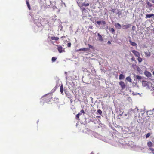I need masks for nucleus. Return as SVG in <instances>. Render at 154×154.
Masks as SVG:
<instances>
[{"label":"nucleus","mask_w":154,"mask_h":154,"mask_svg":"<svg viewBox=\"0 0 154 154\" xmlns=\"http://www.w3.org/2000/svg\"><path fill=\"white\" fill-rule=\"evenodd\" d=\"M129 42L131 45L134 46H137V44L135 42H133L131 40L129 41Z\"/></svg>","instance_id":"a211bd4d"},{"label":"nucleus","mask_w":154,"mask_h":154,"mask_svg":"<svg viewBox=\"0 0 154 154\" xmlns=\"http://www.w3.org/2000/svg\"><path fill=\"white\" fill-rule=\"evenodd\" d=\"M60 90L61 93H62L63 91V85H61L60 87Z\"/></svg>","instance_id":"412c9836"},{"label":"nucleus","mask_w":154,"mask_h":154,"mask_svg":"<svg viewBox=\"0 0 154 154\" xmlns=\"http://www.w3.org/2000/svg\"><path fill=\"white\" fill-rule=\"evenodd\" d=\"M57 50L59 53H61L63 52H64V51L63 50V48L61 46H58L57 48Z\"/></svg>","instance_id":"1a4fd4ad"},{"label":"nucleus","mask_w":154,"mask_h":154,"mask_svg":"<svg viewBox=\"0 0 154 154\" xmlns=\"http://www.w3.org/2000/svg\"><path fill=\"white\" fill-rule=\"evenodd\" d=\"M132 113L133 112H131L129 111L128 113V114L129 115L128 116H131L132 114Z\"/></svg>","instance_id":"c9c22d12"},{"label":"nucleus","mask_w":154,"mask_h":154,"mask_svg":"<svg viewBox=\"0 0 154 154\" xmlns=\"http://www.w3.org/2000/svg\"><path fill=\"white\" fill-rule=\"evenodd\" d=\"M147 5L149 7H151L152 6V4L149 2H148L147 3Z\"/></svg>","instance_id":"bb28decb"},{"label":"nucleus","mask_w":154,"mask_h":154,"mask_svg":"<svg viewBox=\"0 0 154 154\" xmlns=\"http://www.w3.org/2000/svg\"><path fill=\"white\" fill-rule=\"evenodd\" d=\"M88 134L90 135L91 137H95L96 133L95 132H94L92 131H89Z\"/></svg>","instance_id":"39448f33"},{"label":"nucleus","mask_w":154,"mask_h":154,"mask_svg":"<svg viewBox=\"0 0 154 154\" xmlns=\"http://www.w3.org/2000/svg\"><path fill=\"white\" fill-rule=\"evenodd\" d=\"M138 57V58L137 60H138V62L140 63L142 61V58H141V57Z\"/></svg>","instance_id":"c756f323"},{"label":"nucleus","mask_w":154,"mask_h":154,"mask_svg":"<svg viewBox=\"0 0 154 154\" xmlns=\"http://www.w3.org/2000/svg\"><path fill=\"white\" fill-rule=\"evenodd\" d=\"M97 112L99 114L101 115L102 114V112L100 109H98L97 110Z\"/></svg>","instance_id":"72a5a7b5"},{"label":"nucleus","mask_w":154,"mask_h":154,"mask_svg":"<svg viewBox=\"0 0 154 154\" xmlns=\"http://www.w3.org/2000/svg\"><path fill=\"white\" fill-rule=\"evenodd\" d=\"M148 85V82L146 81H142V85L143 87H145Z\"/></svg>","instance_id":"4468645a"},{"label":"nucleus","mask_w":154,"mask_h":154,"mask_svg":"<svg viewBox=\"0 0 154 154\" xmlns=\"http://www.w3.org/2000/svg\"><path fill=\"white\" fill-rule=\"evenodd\" d=\"M80 112L81 113H81V114L82 113H85V112H84V110H83V109H82L81 111H80Z\"/></svg>","instance_id":"ea45409f"},{"label":"nucleus","mask_w":154,"mask_h":154,"mask_svg":"<svg viewBox=\"0 0 154 154\" xmlns=\"http://www.w3.org/2000/svg\"><path fill=\"white\" fill-rule=\"evenodd\" d=\"M153 74L154 75V71L153 72Z\"/></svg>","instance_id":"de8ad7c7"},{"label":"nucleus","mask_w":154,"mask_h":154,"mask_svg":"<svg viewBox=\"0 0 154 154\" xmlns=\"http://www.w3.org/2000/svg\"><path fill=\"white\" fill-rule=\"evenodd\" d=\"M136 78L139 80H140L141 79V77L139 75H136Z\"/></svg>","instance_id":"c85d7f7f"},{"label":"nucleus","mask_w":154,"mask_h":154,"mask_svg":"<svg viewBox=\"0 0 154 154\" xmlns=\"http://www.w3.org/2000/svg\"><path fill=\"white\" fill-rule=\"evenodd\" d=\"M134 110H133L132 108H131L129 109V111L130 112H133L134 111Z\"/></svg>","instance_id":"e433bc0d"},{"label":"nucleus","mask_w":154,"mask_h":154,"mask_svg":"<svg viewBox=\"0 0 154 154\" xmlns=\"http://www.w3.org/2000/svg\"><path fill=\"white\" fill-rule=\"evenodd\" d=\"M131 26V24H128L127 25H123L122 27L123 29H126L130 28Z\"/></svg>","instance_id":"9d476101"},{"label":"nucleus","mask_w":154,"mask_h":154,"mask_svg":"<svg viewBox=\"0 0 154 154\" xmlns=\"http://www.w3.org/2000/svg\"><path fill=\"white\" fill-rule=\"evenodd\" d=\"M56 59L57 58L56 57H53L52 58V61L53 62H54L56 61Z\"/></svg>","instance_id":"2f4dec72"},{"label":"nucleus","mask_w":154,"mask_h":154,"mask_svg":"<svg viewBox=\"0 0 154 154\" xmlns=\"http://www.w3.org/2000/svg\"><path fill=\"white\" fill-rule=\"evenodd\" d=\"M107 44H111V42H110V41H108V42H107Z\"/></svg>","instance_id":"79ce46f5"},{"label":"nucleus","mask_w":154,"mask_h":154,"mask_svg":"<svg viewBox=\"0 0 154 154\" xmlns=\"http://www.w3.org/2000/svg\"><path fill=\"white\" fill-rule=\"evenodd\" d=\"M112 11L113 13H117V10H116V9H112Z\"/></svg>","instance_id":"473e14b6"},{"label":"nucleus","mask_w":154,"mask_h":154,"mask_svg":"<svg viewBox=\"0 0 154 154\" xmlns=\"http://www.w3.org/2000/svg\"><path fill=\"white\" fill-rule=\"evenodd\" d=\"M109 31L112 32V33H113L115 32V30L113 28H111L109 29Z\"/></svg>","instance_id":"7c9ffc66"},{"label":"nucleus","mask_w":154,"mask_h":154,"mask_svg":"<svg viewBox=\"0 0 154 154\" xmlns=\"http://www.w3.org/2000/svg\"><path fill=\"white\" fill-rule=\"evenodd\" d=\"M137 111H138V109H137Z\"/></svg>","instance_id":"09e8293b"},{"label":"nucleus","mask_w":154,"mask_h":154,"mask_svg":"<svg viewBox=\"0 0 154 154\" xmlns=\"http://www.w3.org/2000/svg\"><path fill=\"white\" fill-rule=\"evenodd\" d=\"M134 59H135V58L134 57H133V58H131V60L133 61L134 60Z\"/></svg>","instance_id":"37998d69"},{"label":"nucleus","mask_w":154,"mask_h":154,"mask_svg":"<svg viewBox=\"0 0 154 154\" xmlns=\"http://www.w3.org/2000/svg\"><path fill=\"white\" fill-rule=\"evenodd\" d=\"M152 143L151 141H149L147 142V145L149 147H150L152 146Z\"/></svg>","instance_id":"6ab92c4d"},{"label":"nucleus","mask_w":154,"mask_h":154,"mask_svg":"<svg viewBox=\"0 0 154 154\" xmlns=\"http://www.w3.org/2000/svg\"><path fill=\"white\" fill-rule=\"evenodd\" d=\"M98 36V40L101 42H103V39L102 38V36L99 33L97 34Z\"/></svg>","instance_id":"9b49d317"},{"label":"nucleus","mask_w":154,"mask_h":154,"mask_svg":"<svg viewBox=\"0 0 154 154\" xmlns=\"http://www.w3.org/2000/svg\"><path fill=\"white\" fill-rule=\"evenodd\" d=\"M149 150H151L152 151V152L154 154V149L153 148H150Z\"/></svg>","instance_id":"f704fd0d"},{"label":"nucleus","mask_w":154,"mask_h":154,"mask_svg":"<svg viewBox=\"0 0 154 154\" xmlns=\"http://www.w3.org/2000/svg\"><path fill=\"white\" fill-rule=\"evenodd\" d=\"M135 67L134 69L136 68L137 69V71L139 72L140 74H141V69L137 66L136 65H135L134 66Z\"/></svg>","instance_id":"f8f14e48"},{"label":"nucleus","mask_w":154,"mask_h":154,"mask_svg":"<svg viewBox=\"0 0 154 154\" xmlns=\"http://www.w3.org/2000/svg\"><path fill=\"white\" fill-rule=\"evenodd\" d=\"M81 115V113H79L78 114L76 115V119H77L78 120H79V117Z\"/></svg>","instance_id":"a878e982"},{"label":"nucleus","mask_w":154,"mask_h":154,"mask_svg":"<svg viewBox=\"0 0 154 154\" xmlns=\"http://www.w3.org/2000/svg\"><path fill=\"white\" fill-rule=\"evenodd\" d=\"M51 38L52 40L57 41L59 39V38L57 37L52 36L51 37Z\"/></svg>","instance_id":"2eb2a0df"},{"label":"nucleus","mask_w":154,"mask_h":154,"mask_svg":"<svg viewBox=\"0 0 154 154\" xmlns=\"http://www.w3.org/2000/svg\"><path fill=\"white\" fill-rule=\"evenodd\" d=\"M84 0H77V2L79 7L81 8H82V5Z\"/></svg>","instance_id":"20e7f679"},{"label":"nucleus","mask_w":154,"mask_h":154,"mask_svg":"<svg viewBox=\"0 0 154 154\" xmlns=\"http://www.w3.org/2000/svg\"><path fill=\"white\" fill-rule=\"evenodd\" d=\"M154 17V14H147L145 18L147 19V18H150L151 17Z\"/></svg>","instance_id":"ddd939ff"},{"label":"nucleus","mask_w":154,"mask_h":154,"mask_svg":"<svg viewBox=\"0 0 154 154\" xmlns=\"http://www.w3.org/2000/svg\"><path fill=\"white\" fill-rule=\"evenodd\" d=\"M135 28H136L135 26H133L132 27V29L133 30H135Z\"/></svg>","instance_id":"a19ab883"},{"label":"nucleus","mask_w":154,"mask_h":154,"mask_svg":"<svg viewBox=\"0 0 154 154\" xmlns=\"http://www.w3.org/2000/svg\"><path fill=\"white\" fill-rule=\"evenodd\" d=\"M145 54L146 56L149 57L150 56L151 54L150 52H145Z\"/></svg>","instance_id":"b1692460"},{"label":"nucleus","mask_w":154,"mask_h":154,"mask_svg":"<svg viewBox=\"0 0 154 154\" xmlns=\"http://www.w3.org/2000/svg\"><path fill=\"white\" fill-rule=\"evenodd\" d=\"M89 50V48H81L79 49L78 50L79 51H87Z\"/></svg>","instance_id":"f3484780"},{"label":"nucleus","mask_w":154,"mask_h":154,"mask_svg":"<svg viewBox=\"0 0 154 154\" xmlns=\"http://www.w3.org/2000/svg\"><path fill=\"white\" fill-rule=\"evenodd\" d=\"M144 74L147 77H151L152 76V74L151 73L146 71H145Z\"/></svg>","instance_id":"6e6552de"},{"label":"nucleus","mask_w":154,"mask_h":154,"mask_svg":"<svg viewBox=\"0 0 154 154\" xmlns=\"http://www.w3.org/2000/svg\"><path fill=\"white\" fill-rule=\"evenodd\" d=\"M153 110H154V109H153Z\"/></svg>","instance_id":"3c124183"},{"label":"nucleus","mask_w":154,"mask_h":154,"mask_svg":"<svg viewBox=\"0 0 154 154\" xmlns=\"http://www.w3.org/2000/svg\"><path fill=\"white\" fill-rule=\"evenodd\" d=\"M97 24L99 25L100 29H104L105 26L106 22L104 21H97Z\"/></svg>","instance_id":"7ed1b4c3"},{"label":"nucleus","mask_w":154,"mask_h":154,"mask_svg":"<svg viewBox=\"0 0 154 154\" xmlns=\"http://www.w3.org/2000/svg\"><path fill=\"white\" fill-rule=\"evenodd\" d=\"M128 114V113H127V114H124V115H125V116H127Z\"/></svg>","instance_id":"a18cd8bd"},{"label":"nucleus","mask_w":154,"mask_h":154,"mask_svg":"<svg viewBox=\"0 0 154 154\" xmlns=\"http://www.w3.org/2000/svg\"><path fill=\"white\" fill-rule=\"evenodd\" d=\"M153 31H154V29H153Z\"/></svg>","instance_id":"8fccbe9b"},{"label":"nucleus","mask_w":154,"mask_h":154,"mask_svg":"<svg viewBox=\"0 0 154 154\" xmlns=\"http://www.w3.org/2000/svg\"><path fill=\"white\" fill-rule=\"evenodd\" d=\"M67 46L69 47L71 46V43L70 42H69L67 44Z\"/></svg>","instance_id":"4c0bfd02"},{"label":"nucleus","mask_w":154,"mask_h":154,"mask_svg":"<svg viewBox=\"0 0 154 154\" xmlns=\"http://www.w3.org/2000/svg\"><path fill=\"white\" fill-rule=\"evenodd\" d=\"M91 154H94L93 152H92L91 153Z\"/></svg>","instance_id":"49530a36"},{"label":"nucleus","mask_w":154,"mask_h":154,"mask_svg":"<svg viewBox=\"0 0 154 154\" xmlns=\"http://www.w3.org/2000/svg\"><path fill=\"white\" fill-rule=\"evenodd\" d=\"M52 98V96L50 95L49 96H46L43 97L42 99V100L46 103H48L51 101Z\"/></svg>","instance_id":"f03ea898"},{"label":"nucleus","mask_w":154,"mask_h":154,"mask_svg":"<svg viewBox=\"0 0 154 154\" xmlns=\"http://www.w3.org/2000/svg\"><path fill=\"white\" fill-rule=\"evenodd\" d=\"M88 46H89V49L90 48H93V47L91 46V45H90V44H88Z\"/></svg>","instance_id":"58836bf2"},{"label":"nucleus","mask_w":154,"mask_h":154,"mask_svg":"<svg viewBox=\"0 0 154 154\" xmlns=\"http://www.w3.org/2000/svg\"><path fill=\"white\" fill-rule=\"evenodd\" d=\"M115 26L118 29H120L121 28V25L119 23H116Z\"/></svg>","instance_id":"dca6fc26"},{"label":"nucleus","mask_w":154,"mask_h":154,"mask_svg":"<svg viewBox=\"0 0 154 154\" xmlns=\"http://www.w3.org/2000/svg\"><path fill=\"white\" fill-rule=\"evenodd\" d=\"M132 52L134 54L135 56L137 57L140 56V54L139 52L135 50H132Z\"/></svg>","instance_id":"0eeeda50"},{"label":"nucleus","mask_w":154,"mask_h":154,"mask_svg":"<svg viewBox=\"0 0 154 154\" xmlns=\"http://www.w3.org/2000/svg\"><path fill=\"white\" fill-rule=\"evenodd\" d=\"M82 5V8H81V9L83 13H85L87 12L86 8L85 7H87L89 5V4L88 2H87L86 1H84L83 4Z\"/></svg>","instance_id":"f257e3e1"},{"label":"nucleus","mask_w":154,"mask_h":154,"mask_svg":"<svg viewBox=\"0 0 154 154\" xmlns=\"http://www.w3.org/2000/svg\"><path fill=\"white\" fill-rule=\"evenodd\" d=\"M26 4H27V7H28V9L29 10H31V7H30V5L29 3V2L28 1V0H26Z\"/></svg>","instance_id":"aec40b11"},{"label":"nucleus","mask_w":154,"mask_h":154,"mask_svg":"<svg viewBox=\"0 0 154 154\" xmlns=\"http://www.w3.org/2000/svg\"><path fill=\"white\" fill-rule=\"evenodd\" d=\"M116 14H118L119 15H120L121 14V12L119 11V10H117V12L116 13Z\"/></svg>","instance_id":"cd10ccee"},{"label":"nucleus","mask_w":154,"mask_h":154,"mask_svg":"<svg viewBox=\"0 0 154 154\" xmlns=\"http://www.w3.org/2000/svg\"><path fill=\"white\" fill-rule=\"evenodd\" d=\"M119 85L121 86L122 90L124 89L126 87V85L123 81L120 82H119Z\"/></svg>","instance_id":"423d86ee"},{"label":"nucleus","mask_w":154,"mask_h":154,"mask_svg":"<svg viewBox=\"0 0 154 154\" xmlns=\"http://www.w3.org/2000/svg\"><path fill=\"white\" fill-rule=\"evenodd\" d=\"M151 134L150 133H148L146 135L145 137L146 138H148L151 135Z\"/></svg>","instance_id":"393cba45"},{"label":"nucleus","mask_w":154,"mask_h":154,"mask_svg":"<svg viewBox=\"0 0 154 154\" xmlns=\"http://www.w3.org/2000/svg\"><path fill=\"white\" fill-rule=\"evenodd\" d=\"M151 2L153 3H154V0H151Z\"/></svg>","instance_id":"c03bdc74"},{"label":"nucleus","mask_w":154,"mask_h":154,"mask_svg":"<svg viewBox=\"0 0 154 154\" xmlns=\"http://www.w3.org/2000/svg\"><path fill=\"white\" fill-rule=\"evenodd\" d=\"M125 77L122 74H121L119 75V79L120 80H122L124 79Z\"/></svg>","instance_id":"4be33fe9"},{"label":"nucleus","mask_w":154,"mask_h":154,"mask_svg":"<svg viewBox=\"0 0 154 154\" xmlns=\"http://www.w3.org/2000/svg\"><path fill=\"white\" fill-rule=\"evenodd\" d=\"M126 79L127 81L132 82V79L130 77L128 76L127 77Z\"/></svg>","instance_id":"5701e85b"}]
</instances>
